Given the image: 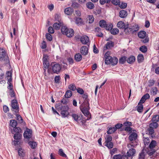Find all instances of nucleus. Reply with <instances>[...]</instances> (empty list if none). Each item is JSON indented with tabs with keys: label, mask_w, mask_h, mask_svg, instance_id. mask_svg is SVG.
Segmentation results:
<instances>
[{
	"label": "nucleus",
	"mask_w": 159,
	"mask_h": 159,
	"mask_svg": "<svg viewBox=\"0 0 159 159\" xmlns=\"http://www.w3.org/2000/svg\"><path fill=\"white\" fill-rule=\"evenodd\" d=\"M61 33L68 37L73 36L74 34V31L72 29H68L66 26H62L61 29Z\"/></svg>",
	"instance_id": "1"
},
{
	"label": "nucleus",
	"mask_w": 159,
	"mask_h": 159,
	"mask_svg": "<svg viewBox=\"0 0 159 159\" xmlns=\"http://www.w3.org/2000/svg\"><path fill=\"white\" fill-rule=\"evenodd\" d=\"M129 148H131L127 153V156L128 157H131L134 155L136 152L135 149L132 148V147H134L132 143H130L127 145Z\"/></svg>",
	"instance_id": "2"
},
{
	"label": "nucleus",
	"mask_w": 159,
	"mask_h": 159,
	"mask_svg": "<svg viewBox=\"0 0 159 159\" xmlns=\"http://www.w3.org/2000/svg\"><path fill=\"white\" fill-rule=\"evenodd\" d=\"M43 65L44 68L46 69L49 66V63L48 61V56L44 54L43 57Z\"/></svg>",
	"instance_id": "3"
},
{
	"label": "nucleus",
	"mask_w": 159,
	"mask_h": 159,
	"mask_svg": "<svg viewBox=\"0 0 159 159\" xmlns=\"http://www.w3.org/2000/svg\"><path fill=\"white\" fill-rule=\"evenodd\" d=\"M61 65L58 64H55L52 66V70L54 73L58 74L61 69Z\"/></svg>",
	"instance_id": "4"
},
{
	"label": "nucleus",
	"mask_w": 159,
	"mask_h": 159,
	"mask_svg": "<svg viewBox=\"0 0 159 159\" xmlns=\"http://www.w3.org/2000/svg\"><path fill=\"white\" fill-rule=\"evenodd\" d=\"M110 53V52H107L105 54L104 57L105 58V63L106 64H111V61L112 57L111 56H109Z\"/></svg>",
	"instance_id": "5"
},
{
	"label": "nucleus",
	"mask_w": 159,
	"mask_h": 159,
	"mask_svg": "<svg viewBox=\"0 0 159 159\" xmlns=\"http://www.w3.org/2000/svg\"><path fill=\"white\" fill-rule=\"evenodd\" d=\"M80 109L82 113L85 116L87 117L86 120H89L91 117V115L88 111V109L87 107H84L83 108H80Z\"/></svg>",
	"instance_id": "6"
},
{
	"label": "nucleus",
	"mask_w": 159,
	"mask_h": 159,
	"mask_svg": "<svg viewBox=\"0 0 159 159\" xmlns=\"http://www.w3.org/2000/svg\"><path fill=\"white\" fill-rule=\"evenodd\" d=\"M32 135V131L29 129H27L24 133V136L26 139L30 138Z\"/></svg>",
	"instance_id": "7"
},
{
	"label": "nucleus",
	"mask_w": 159,
	"mask_h": 159,
	"mask_svg": "<svg viewBox=\"0 0 159 159\" xmlns=\"http://www.w3.org/2000/svg\"><path fill=\"white\" fill-rule=\"evenodd\" d=\"M55 107L58 111H66L65 108L66 109V107H68L66 106H62L61 104L58 103L56 104Z\"/></svg>",
	"instance_id": "8"
},
{
	"label": "nucleus",
	"mask_w": 159,
	"mask_h": 159,
	"mask_svg": "<svg viewBox=\"0 0 159 159\" xmlns=\"http://www.w3.org/2000/svg\"><path fill=\"white\" fill-rule=\"evenodd\" d=\"M11 104L12 109L16 110L19 109V106L18 105V103L16 100L13 99L12 100L11 102Z\"/></svg>",
	"instance_id": "9"
},
{
	"label": "nucleus",
	"mask_w": 159,
	"mask_h": 159,
	"mask_svg": "<svg viewBox=\"0 0 159 159\" xmlns=\"http://www.w3.org/2000/svg\"><path fill=\"white\" fill-rule=\"evenodd\" d=\"M88 48L86 46H83L80 48V52L83 55H86L88 53Z\"/></svg>",
	"instance_id": "10"
},
{
	"label": "nucleus",
	"mask_w": 159,
	"mask_h": 159,
	"mask_svg": "<svg viewBox=\"0 0 159 159\" xmlns=\"http://www.w3.org/2000/svg\"><path fill=\"white\" fill-rule=\"evenodd\" d=\"M150 97V95L148 93H146L142 97L139 103V105L140 103H143L147 99H149Z\"/></svg>",
	"instance_id": "11"
},
{
	"label": "nucleus",
	"mask_w": 159,
	"mask_h": 159,
	"mask_svg": "<svg viewBox=\"0 0 159 159\" xmlns=\"http://www.w3.org/2000/svg\"><path fill=\"white\" fill-rule=\"evenodd\" d=\"M80 40L82 44H86L89 42V39L88 36L84 35L81 37Z\"/></svg>",
	"instance_id": "12"
},
{
	"label": "nucleus",
	"mask_w": 159,
	"mask_h": 159,
	"mask_svg": "<svg viewBox=\"0 0 159 159\" xmlns=\"http://www.w3.org/2000/svg\"><path fill=\"white\" fill-rule=\"evenodd\" d=\"M73 9L72 8L70 7L66 8L64 10L65 13L68 15H71L73 13Z\"/></svg>",
	"instance_id": "13"
},
{
	"label": "nucleus",
	"mask_w": 159,
	"mask_h": 159,
	"mask_svg": "<svg viewBox=\"0 0 159 159\" xmlns=\"http://www.w3.org/2000/svg\"><path fill=\"white\" fill-rule=\"evenodd\" d=\"M113 159H128L126 156L122 155L119 154L114 155L113 157Z\"/></svg>",
	"instance_id": "14"
},
{
	"label": "nucleus",
	"mask_w": 159,
	"mask_h": 159,
	"mask_svg": "<svg viewBox=\"0 0 159 159\" xmlns=\"http://www.w3.org/2000/svg\"><path fill=\"white\" fill-rule=\"evenodd\" d=\"M127 16V12L125 10H122L119 12V16L121 18H125Z\"/></svg>",
	"instance_id": "15"
},
{
	"label": "nucleus",
	"mask_w": 159,
	"mask_h": 159,
	"mask_svg": "<svg viewBox=\"0 0 159 159\" xmlns=\"http://www.w3.org/2000/svg\"><path fill=\"white\" fill-rule=\"evenodd\" d=\"M75 23L77 25H81L83 24V21L81 18L75 17Z\"/></svg>",
	"instance_id": "16"
},
{
	"label": "nucleus",
	"mask_w": 159,
	"mask_h": 159,
	"mask_svg": "<svg viewBox=\"0 0 159 159\" xmlns=\"http://www.w3.org/2000/svg\"><path fill=\"white\" fill-rule=\"evenodd\" d=\"M114 46V43L111 41L107 42L104 48V49L106 50L109 49Z\"/></svg>",
	"instance_id": "17"
},
{
	"label": "nucleus",
	"mask_w": 159,
	"mask_h": 159,
	"mask_svg": "<svg viewBox=\"0 0 159 159\" xmlns=\"http://www.w3.org/2000/svg\"><path fill=\"white\" fill-rule=\"evenodd\" d=\"M137 134L135 133H133L129 136V139L131 141H132L135 140L137 138Z\"/></svg>",
	"instance_id": "18"
},
{
	"label": "nucleus",
	"mask_w": 159,
	"mask_h": 159,
	"mask_svg": "<svg viewBox=\"0 0 159 159\" xmlns=\"http://www.w3.org/2000/svg\"><path fill=\"white\" fill-rule=\"evenodd\" d=\"M130 28L131 30L132 34L138 31L139 30V27L137 24H135L133 25L131 27H130Z\"/></svg>",
	"instance_id": "19"
},
{
	"label": "nucleus",
	"mask_w": 159,
	"mask_h": 159,
	"mask_svg": "<svg viewBox=\"0 0 159 159\" xmlns=\"http://www.w3.org/2000/svg\"><path fill=\"white\" fill-rule=\"evenodd\" d=\"M117 26L118 28L120 29H124L126 26L125 25V23L121 21H119L118 22Z\"/></svg>",
	"instance_id": "20"
},
{
	"label": "nucleus",
	"mask_w": 159,
	"mask_h": 159,
	"mask_svg": "<svg viewBox=\"0 0 159 159\" xmlns=\"http://www.w3.org/2000/svg\"><path fill=\"white\" fill-rule=\"evenodd\" d=\"M146 33L144 31H141L138 33V37L141 39H144L145 37Z\"/></svg>",
	"instance_id": "21"
},
{
	"label": "nucleus",
	"mask_w": 159,
	"mask_h": 159,
	"mask_svg": "<svg viewBox=\"0 0 159 159\" xmlns=\"http://www.w3.org/2000/svg\"><path fill=\"white\" fill-rule=\"evenodd\" d=\"M63 25L61 22H59V23H55L53 25V27L56 30H59L61 26Z\"/></svg>",
	"instance_id": "22"
},
{
	"label": "nucleus",
	"mask_w": 159,
	"mask_h": 159,
	"mask_svg": "<svg viewBox=\"0 0 159 159\" xmlns=\"http://www.w3.org/2000/svg\"><path fill=\"white\" fill-rule=\"evenodd\" d=\"M71 116L74 120L77 121L78 122H79L80 119V118L81 117V116H79L78 115L75 114H73Z\"/></svg>",
	"instance_id": "23"
},
{
	"label": "nucleus",
	"mask_w": 159,
	"mask_h": 159,
	"mask_svg": "<svg viewBox=\"0 0 159 159\" xmlns=\"http://www.w3.org/2000/svg\"><path fill=\"white\" fill-rule=\"evenodd\" d=\"M65 109L66 111H61V114L63 117H66L69 115L68 112L69 107H66V109L65 108Z\"/></svg>",
	"instance_id": "24"
},
{
	"label": "nucleus",
	"mask_w": 159,
	"mask_h": 159,
	"mask_svg": "<svg viewBox=\"0 0 159 159\" xmlns=\"http://www.w3.org/2000/svg\"><path fill=\"white\" fill-rule=\"evenodd\" d=\"M11 73L10 71H8L6 73L7 78L8 82H11Z\"/></svg>",
	"instance_id": "25"
},
{
	"label": "nucleus",
	"mask_w": 159,
	"mask_h": 159,
	"mask_svg": "<svg viewBox=\"0 0 159 159\" xmlns=\"http://www.w3.org/2000/svg\"><path fill=\"white\" fill-rule=\"evenodd\" d=\"M82 58V56L80 53L76 54L75 56V59L77 61H80Z\"/></svg>",
	"instance_id": "26"
},
{
	"label": "nucleus",
	"mask_w": 159,
	"mask_h": 159,
	"mask_svg": "<svg viewBox=\"0 0 159 159\" xmlns=\"http://www.w3.org/2000/svg\"><path fill=\"white\" fill-rule=\"evenodd\" d=\"M135 57L134 56H132L129 57L127 59V61L129 63L131 64L135 61Z\"/></svg>",
	"instance_id": "27"
},
{
	"label": "nucleus",
	"mask_w": 159,
	"mask_h": 159,
	"mask_svg": "<svg viewBox=\"0 0 159 159\" xmlns=\"http://www.w3.org/2000/svg\"><path fill=\"white\" fill-rule=\"evenodd\" d=\"M86 6L88 8L92 9L94 7V5L93 3L91 2H89L86 4Z\"/></svg>",
	"instance_id": "28"
},
{
	"label": "nucleus",
	"mask_w": 159,
	"mask_h": 159,
	"mask_svg": "<svg viewBox=\"0 0 159 159\" xmlns=\"http://www.w3.org/2000/svg\"><path fill=\"white\" fill-rule=\"evenodd\" d=\"M157 92V88L156 87H152L151 90V93L153 95H156Z\"/></svg>",
	"instance_id": "29"
},
{
	"label": "nucleus",
	"mask_w": 159,
	"mask_h": 159,
	"mask_svg": "<svg viewBox=\"0 0 159 159\" xmlns=\"http://www.w3.org/2000/svg\"><path fill=\"white\" fill-rule=\"evenodd\" d=\"M99 24L100 26L102 28H105L106 27V22L104 20H101L99 22Z\"/></svg>",
	"instance_id": "30"
},
{
	"label": "nucleus",
	"mask_w": 159,
	"mask_h": 159,
	"mask_svg": "<svg viewBox=\"0 0 159 159\" xmlns=\"http://www.w3.org/2000/svg\"><path fill=\"white\" fill-rule=\"evenodd\" d=\"M17 121L14 120H11L10 121V125L13 128H14L17 125Z\"/></svg>",
	"instance_id": "31"
},
{
	"label": "nucleus",
	"mask_w": 159,
	"mask_h": 159,
	"mask_svg": "<svg viewBox=\"0 0 159 159\" xmlns=\"http://www.w3.org/2000/svg\"><path fill=\"white\" fill-rule=\"evenodd\" d=\"M156 145V142L154 140L152 141L150 144L149 148L150 149L154 148Z\"/></svg>",
	"instance_id": "32"
},
{
	"label": "nucleus",
	"mask_w": 159,
	"mask_h": 159,
	"mask_svg": "<svg viewBox=\"0 0 159 159\" xmlns=\"http://www.w3.org/2000/svg\"><path fill=\"white\" fill-rule=\"evenodd\" d=\"M142 104L143 103H140L139 105L138 104V105L136 107L137 110L139 112H142L143 111V106L142 105Z\"/></svg>",
	"instance_id": "33"
},
{
	"label": "nucleus",
	"mask_w": 159,
	"mask_h": 159,
	"mask_svg": "<svg viewBox=\"0 0 159 159\" xmlns=\"http://www.w3.org/2000/svg\"><path fill=\"white\" fill-rule=\"evenodd\" d=\"M72 95V92L70 90H67L65 95V97L66 98H70Z\"/></svg>",
	"instance_id": "34"
},
{
	"label": "nucleus",
	"mask_w": 159,
	"mask_h": 159,
	"mask_svg": "<svg viewBox=\"0 0 159 159\" xmlns=\"http://www.w3.org/2000/svg\"><path fill=\"white\" fill-rule=\"evenodd\" d=\"M111 64L112 65H116L118 62V59L116 57H114L113 58L112 57L111 60Z\"/></svg>",
	"instance_id": "35"
},
{
	"label": "nucleus",
	"mask_w": 159,
	"mask_h": 159,
	"mask_svg": "<svg viewBox=\"0 0 159 159\" xmlns=\"http://www.w3.org/2000/svg\"><path fill=\"white\" fill-rule=\"evenodd\" d=\"M88 19L89 23H92L94 20V18L92 15H89L88 16Z\"/></svg>",
	"instance_id": "36"
},
{
	"label": "nucleus",
	"mask_w": 159,
	"mask_h": 159,
	"mask_svg": "<svg viewBox=\"0 0 159 159\" xmlns=\"http://www.w3.org/2000/svg\"><path fill=\"white\" fill-rule=\"evenodd\" d=\"M29 144L32 148H34L37 146L36 142H34L30 141L29 142Z\"/></svg>",
	"instance_id": "37"
},
{
	"label": "nucleus",
	"mask_w": 159,
	"mask_h": 159,
	"mask_svg": "<svg viewBox=\"0 0 159 159\" xmlns=\"http://www.w3.org/2000/svg\"><path fill=\"white\" fill-rule=\"evenodd\" d=\"M149 127L153 129L156 128L158 127V124L156 122H152L150 124Z\"/></svg>",
	"instance_id": "38"
},
{
	"label": "nucleus",
	"mask_w": 159,
	"mask_h": 159,
	"mask_svg": "<svg viewBox=\"0 0 159 159\" xmlns=\"http://www.w3.org/2000/svg\"><path fill=\"white\" fill-rule=\"evenodd\" d=\"M116 130V129L115 127L110 128L107 131L108 134H111L114 133Z\"/></svg>",
	"instance_id": "39"
},
{
	"label": "nucleus",
	"mask_w": 159,
	"mask_h": 159,
	"mask_svg": "<svg viewBox=\"0 0 159 159\" xmlns=\"http://www.w3.org/2000/svg\"><path fill=\"white\" fill-rule=\"evenodd\" d=\"M145 154L144 150H143L139 155V159H144Z\"/></svg>",
	"instance_id": "40"
},
{
	"label": "nucleus",
	"mask_w": 159,
	"mask_h": 159,
	"mask_svg": "<svg viewBox=\"0 0 159 159\" xmlns=\"http://www.w3.org/2000/svg\"><path fill=\"white\" fill-rule=\"evenodd\" d=\"M22 136L20 134L16 133L14 135V138L16 140H19Z\"/></svg>",
	"instance_id": "41"
},
{
	"label": "nucleus",
	"mask_w": 159,
	"mask_h": 159,
	"mask_svg": "<svg viewBox=\"0 0 159 159\" xmlns=\"http://www.w3.org/2000/svg\"><path fill=\"white\" fill-rule=\"evenodd\" d=\"M143 56L142 54H139L138 56L137 60L139 62H141L143 60Z\"/></svg>",
	"instance_id": "42"
},
{
	"label": "nucleus",
	"mask_w": 159,
	"mask_h": 159,
	"mask_svg": "<svg viewBox=\"0 0 159 159\" xmlns=\"http://www.w3.org/2000/svg\"><path fill=\"white\" fill-rule=\"evenodd\" d=\"M153 122L157 123L159 120V116L156 115L154 116L152 119Z\"/></svg>",
	"instance_id": "43"
},
{
	"label": "nucleus",
	"mask_w": 159,
	"mask_h": 159,
	"mask_svg": "<svg viewBox=\"0 0 159 159\" xmlns=\"http://www.w3.org/2000/svg\"><path fill=\"white\" fill-rule=\"evenodd\" d=\"M119 32V30L117 28L113 29L111 31V33L112 34L115 35L118 34Z\"/></svg>",
	"instance_id": "44"
},
{
	"label": "nucleus",
	"mask_w": 159,
	"mask_h": 159,
	"mask_svg": "<svg viewBox=\"0 0 159 159\" xmlns=\"http://www.w3.org/2000/svg\"><path fill=\"white\" fill-rule=\"evenodd\" d=\"M59 154L61 156L66 157V155L63 152V150L61 149H60L59 150Z\"/></svg>",
	"instance_id": "45"
},
{
	"label": "nucleus",
	"mask_w": 159,
	"mask_h": 159,
	"mask_svg": "<svg viewBox=\"0 0 159 159\" xmlns=\"http://www.w3.org/2000/svg\"><path fill=\"white\" fill-rule=\"evenodd\" d=\"M127 59V57H123L119 59V62L121 64H124Z\"/></svg>",
	"instance_id": "46"
},
{
	"label": "nucleus",
	"mask_w": 159,
	"mask_h": 159,
	"mask_svg": "<svg viewBox=\"0 0 159 159\" xmlns=\"http://www.w3.org/2000/svg\"><path fill=\"white\" fill-rule=\"evenodd\" d=\"M69 88L73 91H74L76 89V87L74 84H70L69 86Z\"/></svg>",
	"instance_id": "47"
},
{
	"label": "nucleus",
	"mask_w": 159,
	"mask_h": 159,
	"mask_svg": "<svg viewBox=\"0 0 159 159\" xmlns=\"http://www.w3.org/2000/svg\"><path fill=\"white\" fill-rule=\"evenodd\" d=\"M105 146L109 148H111L113 147V144L111 142L106 143Z\"/></svg>",
	"instance_id": "48"
},
{
	"label": "nucleus",
	"mask_w": 159,
	"mask_h": 159,
	"mask_svg": "<svg viewBox=\"0 0 159 159\" xmlns=\"http://www.w3.org/2000/svg\"><path fill=\"white\" fill-rule=\"evenodd\" d=\"M106 26V27H105V28L108 30H111L113 27V25L111 24H110L108 25L107 24Z\"/></svg>",
	"instance_id": "49"
},
{
	"label": "nucleus",
	"mask_w": 159,
	"mask_h": 159,
	"mask_svg": "<svg viewBox=\"0 0 159 159\" xmlns=\"http://www.w3.org/2000/svg\"><path fill=\"white\" fill-rule=\"evenodd\" d=\"M139 49L142 52L144 53L147 51V49L146 46H143L140 47Z\"/></svg>",
	"instance_id": "50"
},
{
	"label": "nucleus",
	"mask_w": 159,
	"mask_h": 159,
	"mask_svg": "<svg viewBox=\"0 0 159 159\" xmlns=\"http://www.w3.org/2000/svg\"><path fill=\"white\" fill-rule=\"evenodd\" d=\"M44 78L45 80H47L48 79V78L49 75L50 74L49 71V70H48V73L47 74L46 73V69H44Z\"/></svg>",
	"instance_id": "51"
},
{
	"label": "nucleus",
	"mask_w": 159,
	"mask_h": 159,
	"mask_svg": "<svg viewBox=\"0 0 159 159\" xmlns=\"http://www.w3.org/2000/svg\"><path fill=\"white\" fill-rule=\"evenodd\" d=\"M54 18L55 20L58 21L59 22H60V16L57 14H56L55 15Z\"/></svg>",
	"instance_id": "52"
},
{
	"label": "nucleus",
	"mask_w": 159,
	"mask_h": 159,
	"mask_svg": "<svg viewBox=\"0 0 159 159\" xmlns=\"http://www.w3.org/2000/svg\"><path fill=\"white\" fill-rule=\"evenodd\" d=\"M14 131L16 133H20L21 132V129L19 127H15L13 129Z\"/></svg>",
	"instance_id": "53"
},
{
	"label": "nucleus",
	"mask_w": 159,
	"mask_h": 159,
	"mask_svg": "<svg viewBox=\"0 0 159 159\" xmlns=\"http://www.w3.org/2000/svg\"><path fill=\"white\" fill-rule=\"evenodd\" d=\"M111 3L115 5H119L120 3L119 0H111Z\"/></svg>",
	"instance_id": "54"
},
{
	"label": "nucleus",
	"mask_w": 159,
	"mask_h": 159,
	"mask_svg": "<svg viewBox=\"0 0 159 159\" xmlns=\"http://www.w3.org/2000/svg\"><path fill=\"white\" fill-rule=\"evenodd\" d=\"M111 0H99V2L101 4L103 5L105 3H109Z\"/></svg>",
	"instance_id": "55"
},
{
	"label": "nucleus",
	"mask_w": 159,
	"mask_h": 159,
	"mask_svg": "<svg viewBox=\"0 0 159 159\" xmlns=\"http://www.w3.org/2000/svg\"><path fill=\"white\" fill-rule=\"evenodd\" d=\"M46 38L49 41H51L52 40V36L49 33H47L46 34Z\"/></svg>",
	"instance_id": "56"
},
{
	"label": "nucleus",
	"mask_w": 159,
	"mask_h": 159,
	"mask_svg": "<svg viewBox=\"0 0 159 159\" xmlns=\"http://www.w3.org/2000/svg\"><path fill=\"white\" fill-rule=\"evenodd\" d=\"M119 6L121 8H125L127 6V4L126 3L122 2L120 4H119Z\"/></svg>",
	"instance_id": "57"
},
{
	"label": "nucleus",
	"mask_w": 159,
	"mask_h": 159,
	"mask_svg": "<svg viewBox=\"0 0 159 159\" xmlns=\"http://www.w3.org/2000/svg\"><path fill=\"white\" fill-rule=\"evenodd\" d=\"M125 29V32L126 33H132L131 30L130 28H128L127 26H126Z\"/></svg>",
	"instance_id": "58"
},
{
	"label": "nucleus",
	"mask_w": 159,
	"mask_h": 159,
	"mask_svg": "<svg viewBox=\"0 0 159 159\" xmlns=\"http://www.w3.org/2000/svg\"><path fill=\"white\" fill-rule=\"evenodd\" d=\"M9 95L11 98L15 97V93L13 90H9Z\"/></svg>",
	"instance_id": "59"
},
{
	"label": "nucleus",
	"mask_w": 159,
	"mask_h": 159,
	"mask_svg": "<svg viewBox=\"0 0 159 159\" xmlns=\"http://www.w3.org/2000/svg\"><path fill=\"white\" fill-rule=\"evenodd\" d=\"M155 152V151L154 150H151L150 151H148L146 153L150 156H152Z\"/></svg>",
	"instance_id": "60"
},
{
	"label": "nucleus",
	"mask_w": 159,
	"mask_h": 159,
	"mask_svg": "<svg viewBox=\"0 0 159 159\" xmlns=\"http://www.w3.org/2000/svg\"><path fill=\"white\" fill-rule=\"evenodd\" d=\"M16 116L17 120L19 121L20 123H22L23 122V120L22 119V117L20 115L17 114L16 115Z\"/></svg>",
	"instance_id": "61"
},
{
	"label": "nucleus",
	"mask_w": 159,
	"mask_h": 159,
	"mask_svg": "<svg viewBox=\"0 0 159 159\" xmlns=\"http://www.w3.org/2000/svg\"><path fill=\"white\" fill-rule=\"evenodd\" d=\"M76 90L77 92L81 94H82L84 93V91L81 88H79L76 89Z\"/></svg>",
	"instance_id": "62"
},
{
	"label": "nucleus",
	"mask_w": 159,
	"mask_h": 159,
	"mask_svg": "<svg viewBox=\"0 0 159 159\" xmlns=\"http://www.w3.org/2000/svg\"><path fill=\"white\" fill-rule=\"evenodd\" d=\"M71 6L73 7L76 8L79 7V5L78 3L75 2L72 3Z\"/></svg>",
	"instance_id": "63"
},
{
	"label": "nucleus",
	"mask_w": 159,
	"mask_h": 159,
	"mask_svg": "<svg viewBox=\"0 0 159 159\" xmlns=\"http://www.w3.org/2000/svg\"><path fill=\"white\" fill-rule=\"evenodd\" d=\"M148 86L151 87L154 85L155 81L153 80H150L148 81Z\"/></svg>",
	"instance_id": "64"
}]
</instances>
